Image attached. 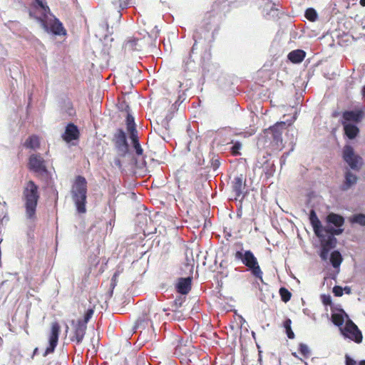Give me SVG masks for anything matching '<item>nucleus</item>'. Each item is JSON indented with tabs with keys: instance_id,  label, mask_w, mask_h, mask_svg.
Instances as JSON below:
<instances>
[{
	"instance_id": "f257e3e1",
	"label": "nucleus",
	"mask_w": 365,
	"mask_h": 365,
	"mask_svg": "<svg viewBox=\"0 0 365 365\" xmlns=\"http://www.w3.org/2000/svg\"><path fill=\"white\" fill-rule=\"evenodd\" d=\"M36 6L41 13V16L36 17L42 28L47 33L55 35H65L66 30L62 24L50 12L46 0H35Z\"/></svg>"
},
{
	"instance_id": "f03ea898",
	"label": "nucleus",
	"mask_w": 365,
	"mask_h": 365,
	"mask_svg": "<svg viewBox=\"0 0 365 365\" xmlns=\"http://www.w3.org/2000/svg\"><path fill=\"white\" fill-rule=\"evenodd\" d=\"M23 198L25 202L27 218H35L36 209L39 199L38 187L33 182L29 181L24 190Z\"/></svg>"
},
{
	"instance_id": "7ed1b4c3",
	"label": "nucleus",
	"mask_w": 365,
	"mask_h": 365,
	"mask_svg": "<svg viewBox=\"0 0 365 365\" xmlns=\"http://www.w3.org/2000/svg\"><path fill=\"white\" fill-rule=\"evenodd\" d=\"M87 182L85 178L78 176L72 188V196L78 212H86Z\"/></svg>"
},
{
	"instance_id": "20e7f679",
	"label": "nucleus",
	"mask_w": 365,
	"mask_h": 365,
	"mask_svg": "<svg viewBox=\"0 0 365 365\" xmlns=\"http://www.w3.org/2000/svg\"><path fill=\"white\" fill-rule=\"evenodd\" d=\"M235 257L236 259L241 260L251 271L253 276L262 281V272L259 266L257 258L251 251H237L235 254Z\"/></svg>"
},
{
	"instance_id": "39448f33",
	"label": "nucleus",
	"mask_w": 365,
	"mask_h": 365,
	"mask_svg": "<svg viewBox=\"0 0 365 365\" xmlns=\"http://www.w3.org/2000/svg\"><path fill=\"white\" fill-rule=\"evenodd\" d=\"M309 220L314 233L319 238L327 236V235H329V233L338 235L342 232L341 229H334V227H331L330 225H328L324 227H322L320 220L314 210H312L310 212Z\"/></svg>"
},
{
	"instance_id": "423d86ee",
	"label": "nucleus",
	"mask_w": 365,
	"mask_h": 365,
	"mask_svg": "<svg viewBox=\"0 0 365 365\" xmlns=\"http://www.w3.org/2000/svg\"><path fill=\"white\" fill-rule=\"evenodd\" d=\"M344 160L349 164L351 168L358 170L362 165V158L356 155L354 149L350 145H346L343 150Z\"/></svg>"
},
{
	"instance_id": "0eeeda50",
	"label": "nucleus",
	"mask_w": 365,
	"mask_h": 365,
	"mask_svg": "<svg viewBox=\"0 0 365 365\" xmlns=\"http://www.w3.org/2000/svg\"><path fill=\"white\" fill-rule=\"evenodd\" d=\"M345 337H347L356 343L362 341V334L356 325L351 320L348 319L343 329H341Z\"/></svg>"
},
{
	"instance_id": "6e6552de",
	"label": "nucleus",
	"mask_w": 365,
	"mask_h": 365,
	"mask_svg": "<svg viewBox=\"0 0 365 365\" xmlns=\"http://www.w3.org/2000/svg\"><path fill=\"white\" fill-rule=\"evenodd\" d=\"M60 330L61 327L59 324L57 322H52L48 337L49 346L46 348L45 353L43 354L44 356L54 351L55 348L58 344Z\"/></svg>"
},
{
	"instance_id": "1a4fd4ad",
	"label": "nucleus",
	"mask_w": 365,
	"mask_h": 365,
	"mask_svg": "<svg viewBox=\"0 0 365 365\" xmlns=\"http://www.w3.org/2000/svg\"><path fill=\"white\" fill-rule=\"evenodd\" d=\"M334 235L335 234L329 233L327 236L319 237L322 244L320 257L323 260L327 259L329 250L335 247L336 240Z\"/></svg>"
},
{
	"instance_id": "9d476101",
	"label": "nucleus",
	"mask_w": 365,
	"mask_h": 365,
	"mask_svg": "<svg viewBox=\"0 0 365 365\" xmlns=\"http://www.w3.org/2000/svg\"><path fill=\"white\" fill-rule=\"evenodd\" d=\"M115 145L121 155H125L128 150V145L124 131L119 129L114 136Z\"/></svg>"
},
{
	"instance_id": "9b49d317",
	"label": "nucleus",
	"mask_w": 365,
	"mask_h": 365,
	"mask_svg": "<svg viewBox=\"0 0 365 365\" xmlns=\"http://www.w3.org/2000/svg\"><path fill=\"white\" fill-rule=\"evenodd\" d=\"M72 324H74V329L73 336L71 337V340L79 344L83 339L87 327L82 320H78L76 323L74 321H73Z\"/></svg>"
},
{
	"instance_id": "f8f14e48",
	"label": "nucleus",
	"mask_w": 365,
	"mask_h": 365,
	"mask_svg": "<svg viewBox=\"0 0 365 365\" xmlns=\"http://www.w3.org/2000/svg\"><path fill=\"white\" fill-rule=\"evenodd\" d=\"M29 168L35 173L43 174L46 172L44 160L39 155L34 154L30 156Z\"/></svg>"
},
{
	"instance_id": "ddd939ff",
	"label": "nucleus",
	"mask_w": 365,
	"mask_h": 365,
	"mask_svg": "<svg viewBox=\"0 0 365 365\" xmlns=\"http://www.w3.org/2000/svg\"><path fill=\"white\" fill-rule=\"evenodd\" d=\"M363 118L361 110L346 111L343 113L341 123L358 124Z\"/></svg>"
},
{
	"instance_id": "4468645a",
	"label": "nucleus",
	"mask_w": 365,
	"mask_h": 365,
	"mask_svg": "<svg viewBox=\"0 0 365 365\" xmlns=\"http://www.w3.org/2000/svg\"><path fill=\"white\" fill-rule=\"evenodd\" d=\"M78 135L79 131L77 126L73 123H70L66 126L65 133L63 134L62 137L65 141L69 143L73 140L78 139Z\"/></svg>"
},
{
	"instance_id": "2eb2a0df",
	"label": "nucleus",
	"mask_w": 365,
	"mask_h": 365,
	"mask_svg": "<svg viewBox=\"0 0 365 365\" xmlns=\"http://www.w3.org/2000/svg\"><path fill=\"white\" fill-rule=\"evenodd\" d=\"M178 292L187 294L191 289V278H180L175 285Z\"/></svg>"
},
{
	"instance_id": "dca6fc26",
	"label": "nucleus",
	"mask_w": 365,
	"mask_h": 365,
	"mask_svg": "<svg viewBox=\"0 0 365 365\" xmlns=\"http://www.w3.org/2000/svg\"><path fill=\"white\" fill-rule=\"evenodd\" d=\"M286 128L285 122L277 123L271 127L269 130L272 133L273 138L277 141L282 142V133Z\"/></svg>"
},
{
	"instance_id": "f3484780",
	"label": "nucleus",
	"mask_w": 365,
	"mask_h": 365,
	"mask_svg": "<svg viewBox=\"0 0 365 365\" xmlns=\"http://www.w3.org/2000/svg\"><path fill=\"white\" fill-rule=\"evenodd\" d=\"M344 127V130L345 133V135L349 138V139H354L355 138L359 132V130L357 127V124H353V123H341Z\"/></svg>"
},
{
	"instance_id": "a211bd4d",
	"label": "nucleus",
	"mask_w": 365,
	"mask_h": 365,
	"mask_svg": "<svg viewBox=\"0 0 365 365\" xmlns=\"http://www.w3.org/2000/svg\"><path fill=\"white\" fill-rule=\"evenodd\" d=\"M306 53L300 49H297L291 51L288 54V58L290 61L294 63H301L305 58Z\"/></svg>"
},
{
	"instance_id": "6ab92c4d",
	"label": "nucleus",
	"mask_w": 365,
	"mask_h": 365,
	"mask_svg": "<svg viewBox=\"0 0 365 365\" xmlns=\"http://www.w3.org/2000/svg\"><path fill=\"white\" fill-rule=\"evenodd\" d=\"M244 188V180L242 175L237 176L232 181V189L237 196H240Z\"/></svg>"
},
{
	"instance_id": "aec40b11",
	"label": "nucleus",
	"mask_w": 365,
	"mask_h": 365,
	"mask_svg": "<svg viewBox=\"0 0 365 365\" xmlns=\"http://www.w3.org/2000/svg\"><path fill=\"white\" fill-rule=\"evenodd\" d=\"M327 220V222L329 224L334 225L336 227V229H339L344 222V220L341 216L334 213H330L328 215Z\"/></svg>"
},
{
	"instance_id": "412c9836",
	"label": "nucleus",
	"mask_w": 365,
	"mask_h": 365,
	"mask_svg": "<svg viewBox=\"0 0 365 365\" xmlns=\"http://www.w3.org/2000/svg\"><path fill=\"white\" fill-rule=\"evenodd\" d=\"M330 262L334 268H339V266L342 262V257L339 251H334L331 254Z\"/></svg>"
},
{
	"instance_id": "4be33fe9",
	"label": "nucleus",
	"mask_w": 365,
	"mask_h": 365,
	"mask_svg": "<svg viewBox=\"0 0 365 365\" xmlns=\"http://www.w3.org/2000/svg\"><path fill=\"white\" fill-rule=\"evenodd\" d=\"M126 124H127V130L129 133L130 135L132 134L138 133V132L135 129L134 118L130 114L127 115Z\"/></svg>"
},
{
	"instance_id": "5701e85b",
	"label": "nucleus",
	"mask_w": 365,
	"mask_h": 365,
	"mask_svg": "<svg viewBox=\"0 0 365 365\" xmlns=\"http://www.w3.org/2000/svg\"><path fill=\"white\" fill-rule=\"evenodd\" d=\"M130 138L131 139V141H132L133 148L135 150L136 154L138 155H141L143 154V150L139 143L138 133L130 135Z\"/></svg>"
},
{
	"instance_id": "b1692460",
	"label": "nucleus",
	"mask_w": 365,
	"mask_h": 365,
	"mask_svg": "<svg viewBox=\"0 0 365 365\" xmlns=\"http://www.w3.org/2000/svg\"><path fill=\"white\" fill-rule=\"evenodd\" d=\"M356 182V177L351 172L347 171L345 175V189H348L349 187L355 184Z\"/></svg>"
},
{
	"instance_id": "393cba45",
	"label": "nucleus",
	"mask_w": 365,
	"mask_h": 365,
	"mask_svg": "<svg viewBox=\"0 0 365 365\" xmlns=\"http://www.w3.org/2000/svg\"><path fill=\"white\" fill-rule=\"evenodd\" d=\"M25 145L27 148L35 149L39 145V139L37 136L33 135L27 139L25 143Z\"/></svg>"
},
{
	"instance_id": "a878e982",
	"label": "nucleus",
	"mask_w": 365,
	"mask_h": 365,
	"mask_svg": "<svg viewBox=\"0 0 365 365\" xmlns=\"http://www.w3.org/2000/svg\"><path fill=\"white\" fill-rule=\"evenodd\" d=\"M291 324H292L291 319H287L284 322L283 326H284V327L285 329V331H286V333H287V335L288 338L294 339V332L292 330Z\"/></svg>"
},
{
	"instance_id": "bb28decb",
	"label": "nucleus",
	"mask_w": 365,
	"mask_h": 365,
	"mask_svg": "<svg viewBox=\"0 0 365 365\" xmlns=\"http://www.w3.org/2000/svg\"><path fill=\"white\" fill-rule=\"evenodd\" d=\"M350 221L352 223H356L360 225H365V215L364 214L354 215L350 218Z\"/></svg>"
},
{
	"instance_id": "cd10ccee",
	"label": "nucleus",
	"mask_w": 365,
	"mask_h": 365,
	"mask_svg": "<svg viewBox=\"0 0 365 365\" xmlns=\"http://www.w3.org/2000/svg\"><path fill=\"white\" fill-rule=\"evenodd\" d=\"M305 17L311 21H315L317 19V11L312 8L307 9L305 11Z\"/></svg>"
},
{
	"instance_id": "c85d7f7f",
	"label": "nucleus",
	"mask_w": 365,
	"mask_h": 365,
	"mask_svg": "<svg viewBox=\"0 0 365 365\" xmlns=\"http://www.w3.org/2000/svg\"><path fill=\"white\" fill-rule=\"evenodd\" d=\"M331 318L333 323L338 327L341 326L344 322V317L341 314H334Z\"/></svg>"
},
{
	"instance_id": "c756f323",
	"label": "nucleus",
	"mask_w": 365,
	"mask_h": 365,
	"mask_svg": "<svg viewBox=\"0 0 365 365\" xmlns=\"http://www.w3.org/2000/svg\"><path fill=\"white\" fill-rule=\"evenodd\" d=\"M279 294L282 297V299L287 302H288L291 298V293L285 288L282 287L279 289Z\"/></svg>"
},
{
	"instance_id": "7c9ffc66",
	"label": "nucleus",
	"mask_w": 365,
	"mask_h": 365,
	"mask_svg": "<svg viewBox=\"0 0 365 365\" xmlns=\"http://www.w3.org/2000/svg\"><path fill=\"white\" fill-rule=\"evenodd\" d=\"M130 0H112V3L117 6L118 8L123 9L129 4Z\"/></svg>"
},
{
	"instance_id": "2f4dec72",
	"label": "nucleus",
	"mask_w": 365,
	"mask_h": 365,
	"mask_svg": "<svg viewBox=\"0 0 365 365\" xmlns=\"http://www.w3.org/2000/svg\"><path fill=\"white\" fill-rule=\"evenodd\" d=\"M299 351L305 357H308L310 355V350L308 346L304 344H299Z\"/></svg>"
},
{
	"instance_id": "473e14b6",
	"label": "nucleus",
	"mask_w": 365,
	"mask_h": 365,
	"mask_svg": "<svg viewBox=\"0 0 365 365\" xmlns=\"http://www.w3.org/2000/svg\"><path fill=\"white\" fill-rule=\"evenodd\" d=\"M242 148V144L240 142H235L231 147L230 150L233 155H240V150Z\"/></svg>"
},
{
	"instance_id": "72a5a7b5",
	"label": "nucleus",
	"mask_w": 365,
	"mask_h": 365,
	"mask_svg": "<svg viewBox=\"0 0 365 365\" xmlns=\"http://www.w3.org/2000/svg\"><path fill=\"white\" fill-rule=\"evenodd\" d=\"M346 365H365V360H362L359 364H357L356 361L346 356Z\"/></svg>"
},
{
	"instance_id": "f704fd0d",
	"label": "nucleus",
	"mask_w": 365,
	"mask_h": 365,
	"mask_svg": "<svg viewBox=\"0 0 365 365\" xmlns=\"http://www.w3.org/2000/svg\"><path fill=\"white\" fill-rule=\"evenodd\" d=\"M93 314V310L92 309H88L85 314L84 320L83 321V322L85 323L86 325L88 323V322L90 320V319L92 317Z\"/></svg>"
},
{
	"instance_id": "c9c22d12",
	"label": "nucleus",
	"mask_w": 365,
	"mask_h": 365,
	"mask_svg": "<svg viewBox=\"0 0 365 365\" xmlns=\"http://www.w3.org/2000/svg\"><path fill=\"white\" fill-rule=\"evenodd\" d=\"M333 293L336 297H341L343 294V289L339 286H335L333 288Z\"/></svg>"
},
{
	"instance_id": "e433bc0d",
	"label": "nucleus",
	"mask_w": 365,
	"mask_h": 365,
	"mask_svg": "<svg viewBox=\"0 0 365 365\" xmlns=\"http://www.w3.org/2000/svg\"><path fill=\"white\" fill-rule=\"evenodd\" d=\"M114 163H115V165H117L118 167H119V168L121 167V163H120V159L115 158L114 160Z\"/></svg>"
},
{
	"instance_id": "4c0bfd02",
	"label": "nucleus",
	"mask_w": 365,
	"mask_h": 365,
	"mask_svg": "<svg viewBox=\"0 0 365 365\" xmlns=\"http://www.w3.org/2000/svg\"><path fill=\"white\" fill-rule=\"evenodd\" d=\"M255 133V130L254 129H251V131L246 133L247 135H245V136H250L253 135Z\"/></svg>"
},
{
	"instance_id": "58836bf2",
	"label": "nucleus",
	"mask_w": 365,
	"mask_h": 365,
	"mask_svg": "<svg viewBox=\"0 0 365 365\" xmlns=\"http://www.w3.org/2000/svg\"><path fill=\"white\" fill-rule=\"evenodd\" d=\"M175 303L176 305L181 306V304H182V299H175Z\"/></svg>"
},
{
	"instance_id": "ea45409f",
	"label": "nucleus",
	"mask_w": 365,
	"mask_h": 365,
	"mask_svg": "<svg viewBox=\"0 0 365 365\" xmlns=\"http://www.w3.org/2000/svg\"><path fill=\"white\" fill-rule=\"evenodd\" d=\"M360 4L362 6H365V0H360Z\"/></svg>"
},
{
	"instance_id": "a19ab883",
	"label": "nucleus",
	"mask_w": 365,
	"mask_h": 365,
	"mask_svg": "<svg viewBox=\"0 0 365 365\" xmlns=\"http://www.w3.org/2000/svg\"><path fill=\"white\" fill-rule=\"evenodd\" d=\"M344 290L346 293H349L350 292V289L349 287H345L344 288Z\"/></svg>"
},
{
	"instance_id": "79ce46f5",
	"label": "nucleus",
	"mask_w": 365,
	"mask_h": 365,
	"mask_svg": "<svg viewBox=\"0 0 365 365\" xmlns=\"http://www.w3.org/2000/svg\"><path fill=\"white\" fill-rule=\"evenodd\" d=\"M362 94L364 96H365V86H364V88L362 89Z\"/></svg>"
},
{
	"instance_id": "37998d69",
	"label": "nucleus",
	"mask_w": 365,
	"mask_h": 365,
	"mask_svg": "<svg viewBox=\"0 0 365 365\" xmlns=\"http://www.w3.org/2000/svg\"><path fill=\"white\" fill-rule=\"evenodd\" d=\"M329 302V299H328L327 301H325V299L324 300V303L326 304H328Z\"/></svg>"
},
{
	"instance_id": "c03bdc74",
	"label": "nucleus",
	"mask_w": 365,
	"mask_h": 365,
	"mask_svg": "<svg viewBox=\"0 0 365 365\" xmlns=\"http://www.w3.org/2000/svg\"><path fill=\"white\" fill-rule=\"evenodd\" d=\"M68 326H66V332H67V331H68Z\"/></svg>"
},
{
	"instance_id": "a18cd8bd",
	"label": "nucleus",
	"mask_w": 365,
	"mask_h": 365,
	"mask_svg": "<svg viewBox=\"0 0 365 365\" xmlns=\"http://www.w3.org/2000/svg\"><path fill=\"white\" fill-rule=\"evenodd\" d=\"M37 353V349L34 350V354Z\"/></svg>"
}]
</instances>
